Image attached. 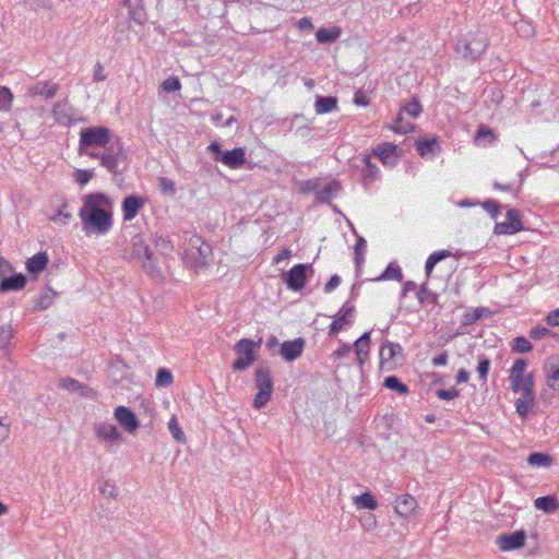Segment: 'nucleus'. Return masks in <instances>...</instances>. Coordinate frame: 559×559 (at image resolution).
Instances as JSON below:
<instances>
[{
  "instance_id": "nucleus-13",
  "label": "nucleus",
  "mask_w": 559,
  "mask_h": 559,
  "mask_svg": "<svg viewBox=\"0 0 559 559\" xmlns=\"http://www.w3.org/2000/svg\"><path fill=\"white\" fill-rule=\"evenodd\" d=\"M115 418L130 433H133L140 426L134 413L126 406H118L115 409Z\"/></svg>"
},
{
  "instance_id": "nucleus-7",
  "label": "nucleus",
  "mask_w": 559,
  "mask_h": 559,
  "mask_svg": "<svg viewBox=\"0 0 559 559\" xmlns=\"http://www.w3.org/2000/svg\"><path fill=\"white\" fill-rule=\"evenodd\" d=\"M261 344V338L258 342L248 338L238 341L234 346V350L238 357L233 362V369L235 371H241L249 368L254 362L257 352L260 349Z\"/></svg>"
},
{
  "instance_id": "nucleus-60",
  "label": "nucleus",
  "mask_w": 559,
  "mask_h": 559,
  "mask_svg": "<svg viewBox=\"0 0 559 559\" xmlns=\"http://www.w3.org/2000/svg\"><path fill=\"white\" fill-rule=\"evenodd\" d=\"M550 331L547 328L537 325L531 330L530 336L535 340H540L548 335Z\"/></svg>"
},
{
  "instance_id": "nucleus-29",
  "label": "nucleus",
  "mask_w": 559,
  "mask_h": 559,
  "mask_svg": "<svg viewBox=\"0 0 559 559\" xmlns=\"http://www.w3.org/2000/svg\"><path fill=\"white\" fill-rule=\"evenodd\" d=\"M534 503L538 510H543L546 513H554L559 509V502L552 495L539 497L535 500Z\"/></svg>"
},
{
  "instance_id": "nucleus-3",
  "label": "nucleus",
  "mask_w": 559,
  "mask_h": 559,
  "mask_svg": "<svg viewBox=\"0 0 559 559\" xmlns=\"http://www.w3.org/2000/svg\"><path fill=\"white\" fill-rule=\"evenodd\" d=\"M185 259L195 269L209 264L212 249L199 235L189 234L182 245Z\"/></svg>"
},
{
  "instance_id": "nucleus-8",
  "label": "nucleus",
  "mask_w": 559,
  "mask_h": 559,
  "mask_svg": "<svg viewBox=\"0 0 559 559\" xmlns=\"http://www.w3.org/2000/svg\"><path fill=\"white\" fill-rule=\"evenodd\" d=\"M380 365L382 369L392 370L403 359V348L397 343L385 340L380 347Z\"/></svg>"
},
{
  "instance_id": "nucleus-19",
  "label": "nucleus",
  "mask_w": 559,
  "mask_h": 559,
  "mask_svg": "<svg viewBox=\"0 0 559 559\" xmlns=\"http://www.w3.org/2000/svg\"><path fill=\"white\" fill-rule=\"evenodd\" d=\"M55 120L62 126H70L74 121L72 107L67 100L58 102L52 109Z\"/></svg>"
},
{
  "instance_id": "nucleus-31",
  "label": "nucleus",
  "mask_w": 559,
  "mask_h": 559,
  "mask_svg": "<svg viewBox=\"0 0 559 559\" xmlns=\"http://www.w3.org/2000/svg\"><path fill=\"white\" fill-rule=\"evenodd\" d=\"M341 36V28L333 27L332 29L319 28L316 33V38L321 44H329L335 41Z\"/></svg>"
},
{
  "instance_id": "nucleus-35",
  "label": "nucleus",
  "mask_w": 559,
  "mask_h": 559,
  "mask_svg": "<svg viewBox=\"0 0 559 559\" xmlns=\"http://www.w3.org/2000/svg\"><path fill=\"white\" fill-rule=\"evenodd\" d=\"M384 386L390 390L396 391L402 395L408 392L407 385L401 382V380L395 376L386 377L384 379Z\"/></svg>"
},
{
  "instance_id": "nucleus-9",
  "label": "nucleus",
  "mask_w": 559,
  "mask_h": 559,
  "mask_svg": "<svg viewBox=\"0 0 559 559\" xmlns=\"http://www.w3.org/2000/svg\"><path fill=\"white\" fill-rule=\"evenodd\" d=\"M313 273L310 264H296L285 274V283L287 287L294 292L300 290L306 283L307 273Z\"/></svg>"
},
{
  "instance_id": "nucleus-42",
  "label": "nucleus",
  "mask_w": 559,
  "mask_h": 559,
  "mask_svg": "<svg viewBox=\"0 0 559 559\" xmlns=\"http://www.w3.org/2000/svg\"><path fill=\"white\" fill-rule=\"evenodd\" d=\"M402 116L407 115L412 118H417L421 112V106L417 99H412L408 104H406L401 111Z\"/></svg>"
},
{
  "instance_id": "nucleus-53",
  "label": "nucleus",
  "mask_w": 559,
  "mask_h": 559,
  "mask_svg": "<svg viewBox=\"0 0 559 559\" xmlns=\"http://www.w3.org/2000/svg\"><path fill=\"white\" fill-rule=\"evenodd\" d=\"M59 386L67 391L75 392L80 389V381L72 378H62L59 381Z\"/></svg>"
},
{
  "instance_id": "nucleus-23",
  "label": "nucleus",
  "mask_w": 559,
  "mask_h": 559,
  "mask_svg": "<svg viewBox=\"0 0 559 559\" xmlns=\"http://www.w3.org/2000/svg\"><path fill=\"white\" fill-rule=\"evenodd\" d=\"M354 349L357 358V362L360 367L366 362L369 349H370V333H364L355 343Z\"/></svg>"
},
{
  "instance_id": "nucleus-10",
  "label": "nucleus",
  "mask_w": 559,
  "mask_h": 559,
  "mask_svg": "<svg viewBox=\"0 0 559 559\" xmlns=\"http://www.w3.org/2000/svg\"><path fill=\"white\" fill-rule=\"evenodd\" d=\"M507 219L502 223H497L495 233L499 235H514L523 229L521 214L518 210L511 209L507 212Z\"/></svg>"
},
{
  "instance_id": "nucleus-5",
  "label": "nucleus",
  "mask_w": 559,
  "mask_h": 559,
  "mask_svg": "<svg viewBox=\"0 0 559 559\" xmlns=\"http://www.w3.org/2000/svg\"><path fill=\"white\" fill-rule=\"evenodd\" d=\"M488 47V38L486 33L476 31L469 33L463 40L457 44V52L463 58L472 61L478 60Z\"/></svg>"
},
{
  "instance_id": "nucleus-21",
  "label": "nucleus",
  "mask_w": 559,
  "mask_h": 559,
  "mask_svg": "<svg viewBox=\"0 0 559 559\" xmlns=\"http://www.w3.org/2000/svg\"><path fill=\"white\" fill-rule=\"evenodd\" d=\"M94 432L98 439L118 441L121 438V433L118 428L109 423H99L94 426Z\"/></svg>"
},
{
  "instance_id": "nucleus-43",
  "label": "nucleus",
  "mask_w": 559,
  "mask_h": 559,
  "mask_svg": "<svg viewBox=\"0 0 559 559\" xmlns=\"http://www.w3.org/2000/svg\"><path fill=\"white\" fill-rule=\"evenodd\" d=\"M168 429L171 433V436L174 437L175 440L179 441V442H185L186 441V437H185V433L182 431V429L180 428L179 426V423H178V419L173 416L168 423Z\"/></svg>"
},
{
  "instance_id": "nucleus-55",
  "label": "nucleus",
  "mask_w": 559,
  "mask_h": 559,
  "mask_svg": "<svg viewBox=\"0 0 559 559\" xmlns=\"http://www.w3.org/2000/svg\"><path fill=\"white\" fill-rule=\"evenodd\" d=\"M94 174L93 170L79 169L75 173V180L81 185H86L92 178Z\"/></svg>"
},
{
  "instance_id": "nucleus-12",
  "label": "nucleus",
  "mask_w": 559,
  "mask_h": 559,
  "mask_svg": "<svg viewBox=\"0 0 559 559\" xmlns=\"http://www.w3.org/2000/svg\"><path fill=\"white\" fill-rule=\"evenodd\" d=\"M371 155L378 157L383 165L393 166L399 158L397 146L389 142L380 143L372 148Z\"/></svg>"
},
{
  "instance_id": "nucleus-6",
  "label": "nucleus",
  "mask_w": 559,
  "mask_h": 559,
  "mask_svg": "<svg viewBox=\"0 0 559 559\" xmlns=\"http://www.w3.org/2000/svg\"><path fill=\"white\" fill-rule=\"evenodd\" d=\"M254 384L258 392L253 399V407L260 409L267 404L273 392V380L269 367L260 366L255 369Z\"/></svg>"
},
{
  "instance_id": "nucleus-50",
  "label": "nucleus",
  "mask_w": 559,
  "mask_h": 559,
  "mask_svg": "<svg viewBox=\"0 0 559 559\" xmlns=\"http://www.w3.org/2000/svg\"><path fill=\"white\" fill-rule=\"evenodd\" d=\"M365 168H364V177L366 179H374L378 175V167L370 162V158L367 156L364 159Z\"/></svg>"
},
{
  "instance_id": "nucleus-2",
  "label": "nucleus",
  "mask_w": 559,
  "mask_h": 559,
  "mask_svg": "<svg viewBox=\"0 0 559 559\" xmlns=\"http://www.w3.org/2000/svg\"><path fill=\"white\" fill-rule=\"evenodd\" d=\"M112 200L107 194H86L79 211L85 235H106L112 227Z\"/></svg>"
},
{
  "instance_id": "nucleus-26",
  "label": "nucleus",
  "mask_w": 559,
  "mask_h": 559,
  "mask_svg": "<svg viewBox=\"0 0 559 559\" xmlns=\"http://www.w3.org/2000/svg\"><path fill=\"white\" fill-rule=\"evenodd\" d=\"M26 285V277L16 274L11 277H3L0 282V292L20 290Z\"/></svg>"
},
{
  "instance_id": "nucleus-44",
  "label": "nucleus",
  "mask_w": 559,
  "mask_h": 559,
  "mask_svg": "<svg viewBox=\"0 0 559 559\" xmlns=\"http://www.w3.org/2000/svg\"><path fill=\"white\" fill-rule=\"evenodd\" d=\"M13 95L8 87H0V111H8L11 108Z\"/></svg>"
},
{
  "instance_id": "nucleus-25",
  "label": "nucleus",
  "mask_w": 559,
  "mask_h": 559,
  "mask_svg": "<svg viewBox=\"0 0 559 559\" xmlns=\"http://www.w3.org/2000/svg\"><path fill=\"white\" fill-rule=\"evenodd\" d=\"M48 255L46 252H38L26 262V269L31 274H38L46 269Z\"/></svg>"
},
{
  "instance_id": "nucleus-41",
  "label": "nucleus",
  "mask_w": 559,
  "mask_h": 559,
  "mask_svg": "<svg viewBox=\"0 0 559 559\" xmlns=\"http://www.w3.org/2000/svg\"><path fill=\"white\" fill-rule=\"evenodd\" d=\"M391 129L396 133L406 134L414 129V124L411 122H405L402 112H400Z\"/></svg>"
},
{
  "instance_id": "nucleus-28",
  "label": "nucleus",
  "mask_w": 559,
  "mask_h": 559,
  "mask_svg": "<svg viewBox=\"0 0 559 559\" xmlns=\"http://www.w3.org/2000/svg\"><path fill=\"white\" fill-rule=\"evenodd\" d=\"M58 92L57 84H49L48 82H38L29 88L31 95H40L46 99L52 98Z\"/></svg>"
},
{
  "instance_id": "nucleus-18",
  "label": "nucleus",
  "mask_w": 559,
  "mask_h": 559,
  "mask_svg": "<svg viewBox=\"0 0 559 559\" xmlns=\"http://www.w3.org/2000/svg\"><path fill=\"white\" fill-rule=\"evenodd\" d=\"M527 360L519 358L510 369V386L513 392H519V383L526 377Z\"/></svg>"
},
{
  "instance_id": "nucleus-54",
  "label": "nucleus",
  "mask_w": 559,
  "mask_h": 559,
  "mask_svg": "<svg viewBox=\"0 0 559 559\" xmlns=\"http://www.w3.org/2000/svg\"><path fill=\"white\" fill-rule=\"evenodd\" d=\"M159 188L160 190L164 192V193H167L169 195H173L175 194L176 192V187H175V182L166 177H160L159 178Z\"/></svg>"
},
{
  "instance_id": "nucleus-61",
  "label": "nucleus",
  "mask_w": 559,
  "mask_h": 559,
  "mask_svg": "<svg viewBox=\"0 0 559 559\" xmlns=\"http://www.w3.org/2000/svg\"><path fill=\"white\" fill-rule=\"evenodd\" d=\"M341 284V277L338 275H333L331 276V278L329 280V282L325 284L324 286V292L325 293H331L333 292L338 285Z\"/></svg>"
},
{
  "instance_id": "nucleus-4",
  "label": "nucleus",
  "mask_w": 559,
  "mask_h": 559,
  "mask_svg": "<svg viewBox=\"0 0 559 559\" xmlns=\"http://www.w3.org/2000/svg\"><path fill=\"white\" fill-rule=\"evenodd\" d=\"M132 257L142 263L143 271L153 278L159 276V269L152 250L144 240L142 235H135L131 240Z\"/></svg>"
},
{
  "instance_id": "nucleus-59",
  "label": "nucleus",
  "mask_w": 559,
  "mask_h": 559,
  "mask_svg": "<svg viewBox=\"0 0 559 559\" xmlns=\"http://www.w3.org/2000/svg\"><path fill=\"white\" fill-rule=\"evenodd\" d=\"M483 207L492 216L496 217L499 213V204L495 200H487L483 203Z\"/></svg>"
},
{
  "instance_id": "nucleus-11",
  "label": "nucleus",
  "mask_w": 559,
  "mask_h": 559,
  "mask_svg": "<svg viewBox=\"0 0 559 559\" xmlns=\"http://www.w3.org/2000/svg\"><path fill=\"white\" fill-rule=\"evenodd\" d=\"M108 378L114 384L124 388L130 383L128 366L121 360L111 361L108 369Z\"/></svg>"
},
{
  "instance_id": "nucleus-46",
  "label": "nucleus",
  "mask_w": 559,
  "mask_h": 559,
  "mask_svg": "<svg viewBox=\"0 0 559 559\" xmlns=\"http://www.w3.org/2000/svg\"><path fill=\"white\" fill-rule=\"evenodd\" d=\"M490 369V360L485 355L478 357L477 372L483 381L487 380V376Z\"/></svg>"
},
{
  "instance_id": "nucleus-49",
  "label": "nucleus",
  "mask_w": 559,
  "mask_h": 559,
  "mask_svg": "<svg viewBox=\"0 0 559 559\" xmlns=\"http://www.w3.org/2000/svg\"><path fill=\"white\" fill-rule=\"evenodd\" d=\"M162 88L167 93L177 92L181 88V82L177 76H169L162 83Z\"/></svg>"
},
{
  "instance_id": "nucleus-56",
  "label": "nucleus",
  "mask_w": 559,
  "mask_h": 559,
  "mask_svg": "<svg viewBox=\"0 0 559 559\" xmlns=\"http://www.w3.org/2000/svg\"><path fill=\"white\" fill-rule=\"evenodd\" d=\"M10 421L8 417H0V443L5 441L10 436Z\"/></svg>"
},
{
  "instance_id": "nucleus-58",
  "label": "nucleus",
  "mask_w": 559,
  "mask_h": 559,
  "mask_svg": "<svg viewBox=\"0 0 559 559\" xmlns=\"http://www.w3.org/2000/svg\"><path fill=\"white\" fill-rule=\"evenodd\" d=\"M436 394L441 400L450 401L459 395V391L454 388L450 390L439 389Z\"/></svg>"
},
{
  "instance_id": "nucleus-30",
  "label": "nucleus",
  "mask_w": 559,
  "mask_h": 559,
  "mask_svg": "<svg viewBox=\"0 0 559 559\" xmlns=\"http://www.w3.org/2000/svg\"><path fill=\"white\" fill-rule=\"evenodd\" d=\"M337 106V99L332 96H319L316 99V111L317 114H326L335 109Z\"/></svg>"
},
{
  "instance_id": "nucleus-32",
  "label": "nucleus",
  "mask_w": 559,
  "mask_h": 559,
  "mask_svg": "<svg viewBox=\"0 0 559 559\" xmlns=\"http://www.w3.org/2000/svg\"><path fill=\"white\" fill-rule=\"evenodd\" d=\"M535 401V395H525V393H522L521 396L515 402L516 413L521 417H525L530 409L532 408Z\"/></svg>"
},
{
  "instance_id": "nucleus-14",
  "label": "nucleus",
  "mask_w": 559,
  "mask_h": 559,
  "mask_svg": "<svg viewBox=\"0 0 559 559\" xmlns=\"http://www.w3.org/2000/svg\"><path fill=\"white\" fill-rule=\"evenodd\" d=\"M305 347V340L298 337L281 344L280 354L286 361H294L301 356Z\"/></svg>"
},
{
  "instance_id": "nucleus-15",
  "label": "nucleus",
  "mask_w": 559,
  "mask_h": 559,
  "mask_svg": "<svg viewBox=\"0 0 559 559\" xmlns=\"http://www.w3.org/2000/svg\"><path fill=\"white\" fill-rule=\"evenodd\" d=\"M526 534L524 531H515L511 534H503L499 537L498 543L501 550H514L524 546Z\"/></svg>"
},
{
  "instance_id": "nucleus-45",
  "label": "nucleus",
  "mask_w": 559,
  "mask_h": 559,
  "mask_svg": "<svg viewBox=\"0 0 559 559\" xmlns=\"http://www.w3.org/2000/svg\"><path fill=\"white\" fill-rule=\"evenodd\" d=\"M525 393V395L534 394V378L533 373H527L526 377L519 383V392Z\"/></svg>"
},
{
  "instance_id": "nucleus-47",
  "label": "nucleus",
  "mask_w": 559,
  "mask_h": 559,
  "mask_svg": "<svg viewBox=\"0 0 559 559\" xmlns=\"http://www.w3.org/2000/svg\"><path fill=\"white\" fill-rule=\"evenodd\" d=\"M56 295V292H53L52 289H47L39 297L36 307L40 310L47 309L51 305L52 299L55 298Z\"/></svg>"
},
{
  "instance_id": "nucleus-64",
  "label": "nucleus",
  "mask_w": 559,
  "mask_h": 559,
  "mask_svg": "<svg viewBox=\"0 0 559 559\" xmlns=\"http://www.w3.org/2000/svg\"><path fill=\"white\" fill-rule=\"evenodd\" d=\"M354 104L357 106H367L369 100L361 91H357L354 96Z\"/></svg>"
},
{
  "instance_id": "nucleus-20",
  "label": "nucleus",
  "mask_w": 559,
  "mask_h": 559,
  "mask_svg": "<svg viewBox=\"0 0 559 559\" xmlns=\"http://www.w3.org/2000/svg\"><path fill=\"white\" fill-rule=\"evenodd\" d=\"M354 311V307L349 306L348 304H345L341 311L340 316L333 320V322L330 325L329 334L331 336L336 335L340 331H342L345 325L350 323V320L348 319Z\"/></svg>"
},
{
  "instance_id": "nucleus-22",
  "label": "nucleus",
  "mask_w": 559,
  "mask_h": 559,
  "mask_svg": "<svg viewBox=\"0 0 559 559\" xmlns=\"http://www.w3.org/2000/svg\"><path fill=\"white\" fill-rule=\"evenodd\" d=\"M417 507V501L407 491L395 500V511L401 516H408Z\"/></svg>"
},
{
  "instance_id": "nucleus-57",
  "label": "nucleus",
  "mask_w": 559,
  "mask_h": 559,
  "mask_svg": "<svg viewBox=\"0 0 559 559\" xmlns=\"http://www.w3.org/2000/svg\"><path fill=\"white\" fill-rule=\"evenodd\" d=\"M155 246L162 253H168L173 250L170 241L162 236L156 238Z\"/></svg>"
},
{
  "instance_id": "nucleus-16",
  "label": "nucleus",
  "mask_w": 559,
  "mask_h": 559,
  "mask_svg": "<svg viewBox=\"0 0 559 559\" xmlns=\"http://www.w3.org/2000/svg\"><path fill=\"white\" fill-rule=\"evenodd\" d=\"M216 160L223 163L229 168L238 169L242 167L246 162V151L242 147L225 151L224 155L219 157L216 156Z\"/></svg>"
},
{
  "instance_id": "nucleus-1",
  "label": "nucleus",
  "mask_w": 559,
  "mask_h": 559,
  "mask_svg": "<svg viewBox=\"0 0 559 559\" xmlns=\"http://www.w3.org/2000/svg\"><path fill=\"white\" fill-rule=\"evenodd\" d=\"M80 155L100 160V165L114 175H120L128 166V153L119 139H111L106 127L83 129L79 142Z\"/></svg>"
},
{
  "instance_id": "nucleus-36",
  "label": "nucleus",
  "mask_w": 559,
  "mask_h": 559,
  "mask_svg": "<svg viewBox=\"0 0 559 559\" xmlns=\"http://www.w3.org/2000/svg\"><path fill=\"white\" fill-rule=\"evenodd\" d=\"M437 146V140L436 139H423L417 141L416 148L420 156H425L429 153H432L435 151V147Z\"/></svg>"
},
{
  "instance_id": "nucleus-33",
  "label": "nucleus",
  "mask_w": 559,
  "mask_h": 559,
  "mask_svg": "<svg viewBox=\"0 0 559 559\" xmlns=\"http://www.w3.org/2000/svg\"><path fill=\"white\" fill-rule=\"evenodd\" d=\"M354 504L359 509L374 510L378 506L377 500L369 491H364L362 495L354 497Z\"/></svg>"
},
{
  "instance_id": "nucleus-51",
  "label": "nucleus",
  "mask_w": 559,
  "mask_h": 559,
  "mask_svg": "<svg viewBox=\"0 0 559 559\" xmlns=\"http://www.w3.org/2000/svg\"><path fill=\"white\" fill-rule=\"evenodd\" d=\"M495 139V135L491 130L487 128H479L476 134V142L478 144H483L484 142H491Z\"/></svg>"
},
{
  "instance_id": "nucleus-37",
  "label": "nucleus",
  "mask_w": 559,
  "mask_h": 559,
  "mask_svg": "<svg viewBox=\"0 0 559 559\" xmlns=\"http://www.w3.org/2000/svg\"><path fill=\"white\" fill-rule=\"evenodd\" d=\"M173 381H174V378L169 370H167L165 368L158 369L156 379H155L156 386L167 388L173 383Z\"/></svg>"
},
{
  "instance_id": "nucleus-24",
  "label": "nucleus",
  "mask_w": 559,
  "mask_h": 559,
  "mask_svg": "<svg viewBox=\"0 0 559 559\" xmlns=\"http://www.w3.org/2000/svg\"><path fill=\"white\" fill-rule=\"evenodd\" d=\"M544 372L548 386L552 390H559V366L552 359H548L545 362Z\"/></svg>"
},
{
  "instance_id": "nucleus-63",
  "label": "nucleus",
  "mask_w": 559,
  "mask_h": 559,
  "mask_svg": "<svg viewBox=\"0 0 559 559\" xmlns=\"http://www.w3.org/2000/svg\"><path fill=\"white\" fill-rule=\"evenodd\" d=\"M483 317V309H475L472 313L465 316V323L471 324L476 322Z\"/></svg>"
},
{
  "instance_id": "nucleus-52",
  "label": "nucleus",
  "mask_w": 559,
  "mask_h": 559,
  "mask_svg": "<svg viewBox=\"0 0 559 559\" xmlns=\"http://www.w3.org/2000/svg\"><path fill=\"white\" fill-rule=\"evenodd\" d=\"M64 207H67V204H63L62 209L52 215L50 219L57 224L66 225L72 218V215L68 212H64Z\"/></svg>"
},
{
  "instance_id": "nucleus-34",
  "label": "nucleus",
  "mask_w": 559,
  "mask_h": 559,
  "mask_svg": "<svg viewBox=\"0 0 559 559\" xmlns=\"http://www.w3.org/2000/svg\"><path fill=\"white\" fill-rule=\"evenodd\" d=\"M14 333L15 331L11 324H3L0 326V349L4 353L9 352L10 343Z\"/></svg>"
},
{
  "instance_id": "nucleus-17",
  "label": "nucleus",
  "mask_w": 559,
  "mask_h": 559,
  "mask_svg": "<svg viewBox=\"0 0 559 559\" xmlns=\"http://www.w3.org/2000/svg\"><path fill=\"white\" fill-rule=\"evenodd\" d=\"M145 204V200L139 195L131 194L122 202V215L124 221H132Z\"/></svg>"
},
{
  "instance_id": "nucleus-40",
  "label": "nucleus",
  "mask_w": 559,
  "mask_h": 559,
  "mask_svg": "<svg viewBox=\"0 0 559 559\" xmlns=\"http://www.w3.org/2000/svg\"><path fill=\"white\" fill-rule=\"evenodd\" d=\"M533 348L531 342L524 336H518L513 340L512 350L515 353L524 354L531 352Z\"/></svg>"
},
{
  "instance_id": "nucleus-48",
  "label": "nucleus",
  "mask_w": 559,
  "mask_h": 559,
  "mask_svg": "<svg viewBox=\"0 0 559 559\" xmlns=\"http://www.w3.org/2000/svg\"><path fill=\"white\" fill-rule=\"evenodd\" d=\"M402 271L397 265L390 264L383 274L381 275V280H395L401 281L402 280Z\"/></svg>"
},
{
  "instance_id": "nucleus-39",
  "label": "nucleus",
  "mask_w": 559,
  "mask_h": 559,
  "mask_svg": "<svg viewBox=\"0 0 559 559\" xmlns=\"http://www.w3.org/2000/svg\"><path fill=\"white\" fill-rule=\"evenodd\" d=\"M341 186L337 181H331L328 183L320 192H319V199L321 201H325L331 199L332 197L336 195V193L340 191Z\"/></svg>"
},
{
  "instance_id": "nucleus-27",
  "label": "nucleus",
  "mask_w": 559,
  "mask_h": 559,
  "mask_svg": "<svg viewBox=\"0 0 559 559\" xmlns=\"http://www.w3.org/2000/svg\"><path fill=\"white\" fill-rule=\"evenodd\" d=\"M451 257H453V253H452L451 251H449V250H440V251H435V252H432V253L428 257V259H427V261H426V263H425V273H426V276H427V277H430V276H431V274H432V271H433L435 266H436L439 262H441V261L445 260L447 258H451Z\"/></svg>"
},
{
  "instance_id": "nucleus-38",
  "label": "nucleus",
  "mask_w": 559,
  "mask_h": 559,
  "mask_svg": "<svg viewBox=\"0 0 559 559\" xmlns=\"http://www.w3.org/2000/svg\"><path fill=\"white\" fill-rule=\"evenodd\" d=\"M527 462L534 466H548L551 463V457L548 454L535 452L528 455Z\"/></svg>"
},
{
  "instance_id": "nucleus-62",
  "label": "nucleus",
  "mask_w": 559,
  "mask_h": 559,
  "mask_svg": "<svg viewBox=\"0 0 559 559\" xmlns=\"http://www.w3.org/2000/svg\"><path fill=\"white\" fill-rule=\"evenodd\" d=\"M546 321H547L548 325L558 326L559 325V308L550 311L546 318Z\"/></svg>"
}]
</instances>
